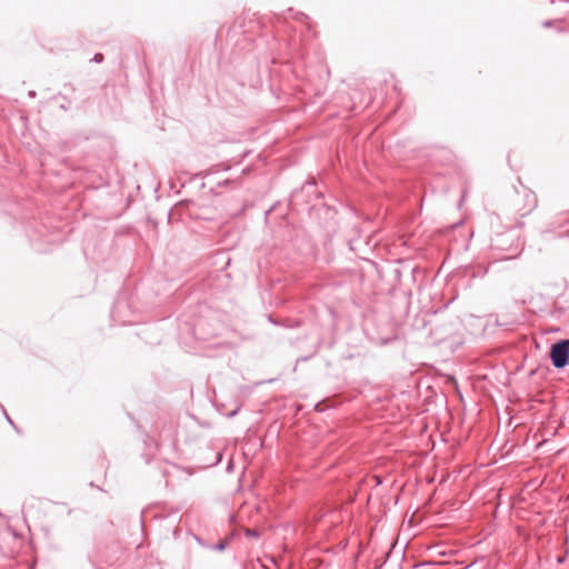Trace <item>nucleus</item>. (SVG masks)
<instances>
[{
	"label": "nucleus",
	"instance_id": "obj_1",
	"mask_svg": "<svg viewBox=\"0 0 569 569\" xmlns=\"http://www.w3.org/2000/svg\"><path fill=\"white\" fill-rule=\"evenodd\" d=\"M550 358L555 368L560 369L569 361V340H560L551 346Z\"/></svg>",
	"mask_w": 569,
	"mask_h": 569
},
{
	"label": "nucleus",
	"instance_id": "obj_2",
	"mask_svg": "<svg viewBox=\"0 0 569 569\" xmlns=\"http://www.w3.org/2000/svg\"><path fill=\"white\" fill-rule=\"evenodd\" d=\"M93 60L96 62H101L103 60V56L101 53H96Z\"/></svg>",
	"mask_w": 569,
	"mask_h": 569
},
{
	"label": "nucleus",
	"instance_id": "obj_3",
	"mask_svg": "<svg viewBox=\"0 0 569 569\" xmlns=\"http://www.w3.org/2000/svg\"><path fill=\"white\" fill-rule=\"evenodd\" d=\"M227 546V542L226 541H222V542H219L217 546H216V549L217 550H223Z\"/></svg>",
	"mask_w": 569,
	"mask_h": 569
},
{
	"label": "nucleus",
	"instance_id": "obj_4",
	"mask_svg": "<svg viewBox=\"0 0 569 569\" xmlns=\"http://www.w3.org/2000/svg\"><path fill=\"white\" fill-rule=\"evenodd\" d=\"M250 535H251V538H253V537H257V536H258V535H257V532H256L254 530H252V529H251V531H250Z\"/></svg>",
	"mask_w": 569,
	"mask_h": 569
}]
</instances>
